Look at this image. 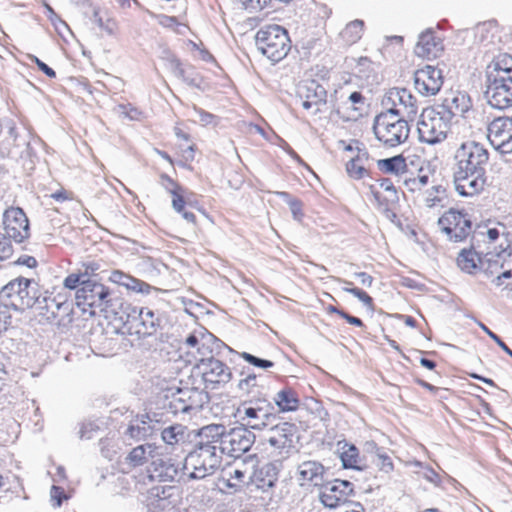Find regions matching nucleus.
I'll return each instance as SVG.
<instances>
[{"label": "nucleus", "mask_w": 512, "mask_h": 512, "mask_svg": "<svg viewBox=\"0 0 512 512\" xmlns=\"http://www.w3.org/2000/svg\"><path fill=\"white\" fill-rule=\"evenodd\" d=\"M214 428L202 427L198 432L199 440L195 449L184 459L183 469L187 480H200L212 475L220 466L222 457L214 441Z\"/></svg>", "instance_id": "nucleus-1"}, {"label": "nucleus", "mask_w": 512, "mask_h": 512, "mask_svg": "<svg viewBox=\"0 0 512 512\" xmlns=\"http://www.w3.org/2000/svg\"><path fill=\"white\" fill-rule=\"evenodd\" d=\"M40 297L38 283L34 279L17 277L0 289V301L5 307L23 311L32 308Z\"/></svg>", "instance_id": "nucleus-2"}, {"label": "nucleus", "mask_w": 512, "mask_h": 512, "mask_svg": "<svg viewBox=\"0 0 512 512\" xmlns=\"http://www.w3.org/2000/svg\"><path fill=\"white\" fill-rule=\"evenodd\" d=\"M451 127L449 113L437 107L424 108L417 122L419 140L429 145L443 142Z\"/></svg>", "instance_id": "nucleus-3"}, {"label": "nucleus", "mask_w": 512, "mask_h": 512, "mask_svg": "<svg viewBox=\"0 0 512 512\" xmlns=\"http://www.w3.org/2000/svg\"><path fill=\"white\" fill-rule=\"evenodd\" d=\"M206 427L217 430L213 432V441L220 455L227 454L231 457H239L247 452L255 441V435L245 427L233 428L225 431L223 425H207Z\"/></svg>", "instance_id": "nucleus-4"}, {"label": "nucleus", "mask_w": 512, "mask_h": 512, "mask_svg": "<svg viewBox=\"0 0 512 512\" xmlns=\"http://www.w3.org/2000/svg\"><path fill=\"white\" fill-rule=\"evenodd\" d=\"M373 132L383 145L396 147L408 139L410 127L406 119L396 116L394 112L386 111L375 117Z\"/></svg>", "instance_id": "nucleus-5"}, {"label": "nucleus", "mask_w": 512, "mask_h": 512, "mask_svg": "<svg viewBox=\"0 0 512 512\" xmlns=\"http://www.w3.org/2000/svg\"><path fill=\"white\" fill-rule=\"evenodd\" d=\"M257 49L273 62L282 60L288 54L291 45L288 32L279 25H269L256 33Z\"/></svg>", "instance_id": "nucleus-6"}, {"label": "nucleus", "mask_w": 512, "mask_h": 512, "mask_svg": "<svg viewBox=\"0 0 512 512\" xmlns=\"http://www.w3.org/2000/svg\"><path fill=\"white\" fill-rule=\"evenodd\" d=\"M274 406L264 397H253L241 403L237 409V415L243 425L254 429L263 430L274 419Z\"/></svg>", "instance_id": "nucleus-7"}, {"label": "nucleus", "mask_w": 512, "mask_h": 512, "mask_svg": "<svg viewBox=\"0 0 512 512\" xmlns=\"http://www.w3.org/2000/svg\"><path fill=\"white\" fill-rule=\"evenodd\" d=\"M454 158L456 161L455 170L486 174L489 152L482 144L475 141L462 143L456 150Z\"/></svg>", "instance_id": "nucleus-8"}, {"label": "nucleus", "mask_w": 512, "mask_h": 512, "mask_svg": "<svg viewBox=\"0 0 512 512\" xmlns=\"http://www.w3.org/2000/svg\"><path fill=\"white\" fill-rule=\"evenodd\" d=\"M0 152L11 159L32 163L34 151L31 147V134L26 130L19 131L11 124L0 144Z\"/></svg>", "instance_id": "nucleus-9"}, {"label": "nucleus", "mask_w": 512, "mask_h": 512, "mask_svg": "<svg viewBox=\"0 0 512 512\" xmlns=\"http://www.w3.org/2000/svg\"><path fill=\"white\" fill-rule=\"evenodd\" d=\"M76 299L89 307L107 311L114 306L113 298L107 287L95 280H82V286L76 291Z\"/></svg>", "instance_id": "nucleus-10"}, {"label": "nucleus", "mask_w": 512, "mask_h": 512, "mask_svg": "<svg viewBox=\"0 0 512 512\" xmlns=\"http://www.w3.org/2000/svg\"><path fill=\"white\" fill-rule=\"evenodd\" d=\"M485 97L493 108L504 110L512 107V76H488Z\"/></svg>", "instance_id": "nucleus-11"}, {"label": "nucleus", "mask_w": 512, "mask_h": 512, "mask_svg": "<svg viewBox=\"0 0 512 512\" xmlns=\"http://www.w3.org/2000/svg\"><path fill=\"white\" fill-rule=\"evenodd\" d=\"M438 225L448 238L454 242H462L472 230V223L468 215L455 209L445 212L439 218Z\"/></svg>", "instance_id": "nucleus-12"}, {"label": "nucleus", "mask_w": 512, "mask_h": 512, "mask_svg": "<svg viewBox=\"0 0 512 512\" xmlns=\"http://www.w3.org/2000/svg\"><path fill=\"white\" fill-rule=\"evenodd\" d=\"M126 310L131 311L127 315V320L124 325L127 326V331L132 334V329L135 328V333L139 336H150L157 331L160 326V319L149 308L131 307L126 306Z\"/></svg>", "instance_id": "nucleus-13"}, {"label": "nucleus", "mask_w": 512, "mask_h": 512, "mask_svg": "<svg viewBox=\"0 0 512 512\" xmlns=\"http://www.w3.org/2000/svg\"><path fill=\"white\" fill-rule=\"evenodd\" d=\"M487 138L501 153L512 152V118L502 116L493 119L487 126Z\"/></svg>", "instance_id": "nucleus-14"}, {"label": "nucleus", "mask_w": 512, "mask_h": 512, "mask_svg": "<svg viewBox=\"0 0 512 512\" xmlns=\"http://www.w3.org/2000/svg\"><path fill=\"white\" fill-rule=\"evenodd\" d=\"M5 235L16 243H22L30 236L29 220L19 207H10L3 214Z\"/></svg>", "instance_id": "nucleus-15"}, {"label": "nucleus", "mask_w": 512, "mask_h": 512, "mask_svg": "<svg viewBox=\"0 0 512 512\" xmlns=\"http://www.w3.org/2000/svg\"><path fill=\"white\" fill-rule=\"evenodd\" d=\"M201 371L206 388L216 389L218 385L228 383L232 378L231 369L222 361L213 357L200 360Z\"/></svg>", "instance_id": "nucleus-16"}, {"label": "nucleus", "mask_w": 512, "mask_h": 512, "mask_svg": "<svg viewBox=\"0 0 512 512\" xmlns=\"http://www.w3.org/2000/svg\"><path fill=\"white\" fill-rule=\"evenodd\" d=\"M297 427L293 423L282 422L271 427L264 436L270 448L278 454H287L293 447Z\"/></svg>", "instance_id": "nucleus-17"}, {"label": "nucleus", "mask_w": 512, "mask_h": 512, "mask_svg": "<svg viewBox=\"0 0 512 512\" xmlns=\"http://www.w3.org/2000/svg\"><path fill=\"white\" fill-rule=\"evenodd\" d=\"M352 483L347 480L325 481L320 487L319 498L327 508L338 509L348 503L347 497L352 493Z\"/></svg>", "instance_id": "nucleus-18"}, {"label": "nucleus", "mask_w": 512, "mask_h": 512, "mask_svg": "<svg viewBox=\"0 0 512 512\" xmlns=\"http://www.w3.org/2000/svg\"><path fill=\"white\" fill-rule=\"evenodd\" d=\"M147 472L152 481L179 482L187 480V472H184L183 464L180 466V463L176 464L171 459L156 458L151 462Z\"/></svg>", "instance_id": "nucleus-19"}, {"label": "nucleus", "mask_w": 512, "mask_h": 512, "mask_svg": "<svg viewBox=\"0 0 512 512\" xmlns=\"http://www.w3.org/2000/svg\"><path fill=\"white\" fill-rule=\"evenodd\" d=\"M388 99L394 105L389 112H394L396 116L413 121L418 113L416 98L406 88H394L389 92Z\"/></svg>", "instance_id": "nucleus-20"}, {"label": "nucleus", "mask_w": 512, "mask_h": 512, "mask_svg": "<svg viewBox=\"0 0 512 512\" xmlns=\"http://www.w3.org/2000/svg\"><path fill=\"white\" fill-rule=\"evenodd\" d=\"M442 85L443 74L437 67L426 65L414 74V87L423 96L437 94Z\"/></svg>", "instance_id": "nucleus-21"}, {"label": "nucleus", "mask_w": 512, "mask_h": 512, "mask_svg": "<svg viewBox=\"0 0 512 512\" xmlns=\"http://www.w3.org/2000/svg\"><path fill=\"white\" fill-rule=\"evenodd\" d=\"M453 183L460 196L471 197L483 190L486 174L453 169Z\"/></svg>", "instance_id": "nucleus-22"}, {"label": "nucleus", "mask_w": 512, "mask_h": 512, "mask_svg": "<svg viewBox=\"0 0 512 512\" xmlns=\"http://www.w3.org/2000/svg\"><path fill=\"white\" fill-rule=\"evenodd\" d=\"M295 479L302 488H320L326 481V469L316 460L303 461L297 466Z\"/></svg>", "instance_id": "nucleus-23"}, {"label": "nucleus", "mask_w": 512, "mask_h": 512, "mask_svg": "<svg viewBox=\"0 0 512 512\" xmlns=\"http://www.w3.org/2000/svg\"><path fill=\"white\" fill-rule=\"evenodd\" d=\"M162 429V418L156 414H144L133 420L126 434L135 440H145L154 436Z\"/></svg>", "instance_id": "nucleus-24"}, {"label": "nucleus", "mask_w": 512, "mask_h": 512, "mask_svg": "<svg viewBox=\"0 0 512 512\" xmlns=\"http://www.w3.org/2000/svg\"><path fill=\"white\" fill-rule=\"evenodd\" d=\"M298 95L302 100V107L311 110L312 114L320 111V106L326 103L327 91L315 80H306L298 87Z\"/></svg>", "instance_id": "nucleus-25"}, {"label": "nucleus", "mask_w": 512, "mask_h": 512, "mask_svg": "<svg viewBox=\"0 0 512 512\" xmlns=\"http://www.w3.org/2000/svg\"><path fill=\"white\" fill-rule=\"evenodd\" d=\"M443 49L442 39L432 29H427L419 35L414 52L418 57L431 59L438 57Z\"/></svg>", "instance_id": "nucleus-26"}, {"label": "nucleus", "mask_w": 512, "mask_h": 512, "mask_svg": "<svg viewBox=\"0 0 512 512\" xmlns=\"http://www.w3.org/2000/svg\"><path fill=\"white\" fill-rule=\"evenodd\" d=\"M35 307L39 310L40 315H42L47 321L52 322L59 317L61 310L66 313L68 305L61 296L56 297L45 292L44 295L40 293V297H38Z\"/></svg>", "instance_id": "nucleus-27"}, {"label": "nucleus", "mask_w": 512, "mask_h": 512, "mask_svg": "<svg viewBox=\"0 0 512 512\" xmlns=\"http://www.w3.org/2000/svg\"><path fill=\"white\" fill-rule=\"evenodd\" d=\"M278 479V469L273 463H265L249 475V480L258 489L266 491L272 488Z\"/></svg>", "instance_id": "nucleus-28"}, {"label": "nucleus", "mask_w": 512, "mask_h": 512, "mask_svg": "<svg viewBox=\"0 0 512 512\" xmlns=\"http://www.w3.org/2000/svg\"><path fill=\"white\" fill-rule=\"evenodd\" d=\"M496 265H500L502 271L492 279V283L498 287L508 288L512 285V247L496 253Z\"/></svg>", "instance_id": "nucleus-29"}, {"label": "nucleus", "mask_w": 512, "mask_h": 512, "mask_svg": "<svg viewBox=\"0 0 512 512\" xmlns=\"http://www.w3.org/2000/svg\"><path fill=\"white\" fill-rule=\"evenodd\" d=\"M471 107L470 97L463 92H451L443 101V104L438 109H445L449 113L450 120L454 115H462L467 112Z\"/></svg>", "instance_id": "nucleus-30"}, {"label": "nucleus", "mask_w": 512, "mask_h": 512, "mask_svg": "<svg viewBox=\"0 0 512 512\" xmlns=\"http://www.w3.org/2000/svg\"><path fill=\"white\" fill-rule=\"evenodd\" d=\"M162 420V429L159 430L161 438L167 446H182L189 441L190 432L188 428L182 424H173L167 427Z\"/></svg>", "instance_id": "nucleus-31"}, {"label": "nucleus", "mask_w": 512, "mask_h": 512, "mask_svg": "<svg viewBox=\"0 0 512 512\" xmlns=\"http://www.w3.org/2000/svg\"><path fill=\"white\" fill-rule=\"evenodd\" d=\"M158 454V447L155 444L146 443L134 447L125 460L130 466L137 467L144 465L149 459L155 460Z\"/></svg>", "instance_id": "nucleus-32"}, {"label": "nucleus", "mask_w": 512, "mask_h": 512, "mask_svg": "<svg viewBox=\"0 0 512 512\" xmlns=\"http://www.w3.org/2000/svg\"><path fill=\"white\" fill-rule=\"evenodd\" d=\"M484 263L480 254L473 248L462 249L457 257V266L467 274H474L483 267Z\"/></svg>", "instance_id": "nucleus-33"}, {"label": "nucleus", "mask_w": 512, "mask_h": 512, "mask_svg": "<svg viewBox=\"0 0 512 512\" xmlns=\"http://www.w3.org/2000/svg\"><path fill=\"white\" fill-rule=\"evenodd\" d=\"M340 446V459L342 465L345 469H354V470H362L365 465L362 462V459L359 456V451L357 447L353 444H348L344 442L341 445V442L338 443Z\"/></svg>", "instance_id": "nucleus-34"}, {"label": "nucleus", "mask_w": 512, "mask_h": 512, "mask_svg": "<svg viewBox=\"0 0 512 512\" xmlns=\"http://www.w3.org/2000/svg\"><path fill=\"white\" fill-rule=\"evenodd\" d=\"M110 280L118 285L124 286L128 290L143 294H148L152 289V287L146 282L136 279L121 271H114L110 276Z\"/></svg>", "instance_id": "nucleus-35"}, {"label": "nucleus", "mask_w": 512, "mask_h": 512, "mask_svg": "<svg viewBox=\"0 0 512 512\" xmlns=\"http://www.w3.org/2000/svg\"><path fill=\"white\" fill-rule=\"evenodd\" d=\"M499 77L512 76V56L507 53H500L487 66L486 76Z\"/></svg>", "instance_id": "nucleus-36"}, {"label": "nucleus", "mask_w": 512, "mask_h": 512, "mask_svg": "<svg viewBox=\"0 0 512 512\" xmlns=\"http://www.w3.org/2000/svg\"><path fill=\"white\" fill-rule=\"evenodd\" d=\"M244 466L245 463L242 462L241 466L237 465L224 470L223 481H225L227 487L237 489L249 480L251 472Z\"/></svg>", "instance_id": "nucleus-37"}, {"label": "nucleus", "mask_w": 512, "mask_h": 512, "mask_svg": "<svg viewBox=\"0 0 512 512\" xmlns=\"http://www.w3.org/2000/svg\"><path fill=\"white\" fill-rule=\"evenodd\" d=\"M280 412L296 411L299 407V398L295 391L285 388L277 392L273 398Z\"/></svg>", "instance_id": "nucleus-38"}, {"label": "nucleus", "mask_w": 512, "mask_h": 512, "mask_svg": "<svg viewBox=\"0 0 512 512\" xmlns=\"http://www.w3.org/2000/svg\"><path fill=\"white\" fill-rule=\"evenodd\" d=\"M447 198L446 187L441 183L436 182L426 191L424 203L427 208L443 207Z\"/></svg>", "instance_id": "nucleus-39"}, {"label": "nucleus", "mask_w": 512, "mask_h": 512, "mask_svg": "<svg viewBox=\"0 0 512 512\" xmlns=\"http://www.w3.org/2000/svg\"><path fill=\"white\" fill-rule=\"evenodd\" d=\"M174 395L177 399H180L191 407L194 410V413L201 409L205 397V395L196 388L178 389Z\"/></svg>", "instance_id": "nucleus-40"}, {"label": "nucleus", "mask_w": 512, "mask_h": 512, "mask_svg": "<svg viewBox=\"0 0 512 512\" xmlns=\"http://www.w3.org/2000/svg\"><path fill=\"white\" fill-rule=\"evenodd\" d=\"M89 6L92 8V16L90 18L91 21L108 35H114L117 31L116 21L111 17L104 18L98 6H93L92 4H89Z\"/></svg>", "instance_id": "nucleus-41"}, {"label": "nucleus", "mask_w": 512, "mask_h": 512, "mask_svg": "<svg viewBox=\"0 0 512 512\" xmlns=\"http://www.w3.org/2000/svg\"><path fill=\"white\" fill-rule=\"evenodd\" d=\"M377 166L382 172L395 175L404 172L406 169V163L402 156L380 159L377 161Z\"/></svg>", "instance_id": "nucleus-42"}, {"label": "nucleus", "mask_w": 512, "mask_h": 512, "mask_svg": "<svg viewBox=\"0 0 512 512\" xmlns=\"http://www.w3.org/2000/svg\"><path fill=\"white\" fill-rule=\"evenodd\" d=\"M364 22L362 20H354L346 25L341 32L342 38L349 44L357 42L363 32Z\"/></svg>", "instance_id": "nucleus-43"}, {"label": "nucleus", "mask_w": 512, "mask_h": 512, "mask_svg": "<svg viewBox=\"0 0 512 512\" xmlns=\"http://www.w3.org/2000/svg\"><path fill=\"white\" fill-rule=\"evenodd\" d=\"M206 337L201 334L198 336L196 333H192L188 335L183 344L188 349V353H191V350H195L198 354L204 356L209 351V348L205 342Z\"/></svg>", "instance_id": "nucleus-44"}, {"label": "nucleus", "mask_w": 512, "mask_h": 512, "mask_svg": "<svg viewBox=\"0 0 512 512\" xmlns=\"http://www.w3.org/2000/svg\"><path fill=\"white\" fill-rule=\"evenodd\" d=\"M435 173L436 167L430 162H426L419 168L418 174L415 176V178L417 179L420 187L423 188L428 184L434 185L437 182Z\"/></svg>", "instance_id": "nucleus-45"}, {"label": "nucleus", "mask_w": 512, "mask_h": 512, "mask_svg": "<svg viewBox=\"0 0 512 512\" xmlns=\"http://www.w3.org/2000/svg\"><path fill=\"white\" fill-rule=\"evenodd\" d=\"M373 463L384 473H390L394 468L391 457L379 448H376Z\"/></svg>", "instance_id": "nucleus-46"}, {"label": "nucleus", "mask_w": 512, "mask_h": 512, "mask_svg": "<svg viewBox=\"0 0 512 512\" xmlns=\"http://www.w3.org/2000/svg\"><path fill=\"white\" fill-rule=\"evenodd\" d=\"M257 387V376L254 373L247 374L238 382V389L247 395L252 394Z\"/></svg>", "instance_id": "nucleus-47"}, {"label": "nucleus", "mask_w": 512, "mask_h": 512, "mask_svg": "<svg viewBox=\"0 0 512 512\" xmlns=\"http://www.w3.org/2000/svg\"><path fill=\"white\" fill-rule=\"evenodd\" d=\"M282 198L287 200L290 211L293 215V218L297 221H300L303 213H302V203L297 199H291L290 195L287 192H279L278 193Z\"/></svg>", "instance_id": "nucleus-48"}, {"label": "nucleus", "mask_w": 512, "mask_h": 512, "mask_svg": "<svg viewBox=\"0 0 512 512\" xmlns=\"http://www.w3.org/2000/svg\"><path fill=\"white\" fill-rule=\"evenodd\" d=\"M346 171L351 178L361 179L367 173L365 167L358 163L355 158H352L346 164Z\"/></svg>", "instance_id": "nucleus-49"}, {"label": "nucleus", "mask_w": 512, "mask_h": 512, "mask_svg": "<svg viewBox=\"0 0 512 512\" xmlns=\"http://www.w3.org/2000/svg\"><path fill=\"white\" fill-rule=\"evenodd\" d=\"M241 358H243L245 361H247L249 364L262 368V369H269L274 366V362L266 359L258 358L250 353L242 352L240 354Z\"/></svg>", "instance_id": "nucleus-50"}, {"label": "nucleus", "mask_w": 512, "mask_h": 512, "mask_svg": "<svg viewBox=\"0 0 512 512\" xmlns=\"http://www.w3.org/2000/svg\"><path fill=\"white\" fill-rule=\"evenodd\" d=\"M169 68L177 78L182 79L183 81L189 84H192V80H190L185 75V70L183 69L179 59L172 56L171 59L169 60Z\"/></svg>", "instance_id": "nucleus-51"}, {"label": "nucleus", "mask_w": 512, "mask_h": 512, "mask_svg": "<svg viewBox=\"0 0 512 512\" xmlns=\"http://www.w3.org/2000/svg\"><path fill=\"white\" fill-rule=\"evenodd\" d=\"M169 409L175 415L179 413L190 414L194 412V410L191 407H189L180 399H177V397L174 394L172 395V399L169 403Z\"/></svg>", "instance_id": "nucleus-52"}, {"label": "nucleus", "mask_w": 512, "mask_h": 512, "mask_svg": "<svg viewBox=\"0 0 512 512\" xmlns=\"http://www.w3.org/2000/svg\"><path fill=\"white\" fill-rule=\"evenodd\" d=\"M13 254V248L10 242V238H8L5 234L0 233V260L8 259Z\"/></svg>", "instance_id": "nucleus-53"}, {"label": "nucleus", "mask_w": 512, "mask_h": 512, "mask_svg": "<svg viewBox=\"0 0 512 512\" xmlns=\"http://www.w3.org/2000/svg\"><path fill=\"white\" fill-rule=\"evenodd\" d=\"M343 290L359 299L366 307H372L373 299L365 291L359 288H343Z\"/></svg>", "instance_id": "nucleus-54"}, {"label": "nucleus", "mask_w": 512, "mask_h": 512, "mask_svg": "<svg viewBox=\"0 0 512 512\" xmlns=\"http://www.w3.org/2000/svg\"><path fill=\"white\" fill-rule=\"evenodd\" d=\"M243 7L250 13L263 10L267 6V0H239Z\"/></svg>", "instance_id": "nucleus-55"}, {"label": "nucleus", "mask_w": 512, "mask_h": 512, "mask_svg": "<svg viewBox=\"0 0 512 512\" xmlns=\"http://www.w3.org/2000/svg\"><path fill=\"white\" fill-rule=\"evenodd\" d=\"M480 328L492 339L494 340L497 345L506 352L510 357H512V350L502 341V339L496 335L494 332H492L487 326L480 323Z\"/></svg>", "instance_id": "nucleus-56"}, {"label": "nucleus", "mask_w": 512, "mask_h": 512, "mask_svg": "<svg viewBox=\"0 0 512 512\" xmlns=\"http://www.w3.org/2000/svg\"><path fill=\"white\" fill-rule=\"evenodd\" d=\"M82 273L70 274L64 279V286L68 289H76L78 286H82V280H87Z\"/></svg>", "instance_id": "nucleus-57"}, {"label": "nucleus", "mask_w": 512, "mask_h": 512, "mask_svg": "<svg viewBox=\"0 0 512 512\" xmlns=\"http://www.w3.org/2000/svg\"><path fill=\"white\" fill-rule=\"evenodd\" d=\"M501 271L502 269H500V265H496V254L489 255L487 258V267L484 268L485 275L488 277L495 275L496 277Z\"/></svg>", "instance_id": "nucleus-58"}, {"label": "nucleus", "mask_w": 512, "mask_h": 512, "mask_svg": "<svg viewBox=\"0 0 512 512\" xmlns=\"http://www.w3.org/2000/svg\"><path fill=\"white\" fill-rule=\"evenodd\" d=\"M184 206V189L182 188V190L172 194V207L176 212L181 213L184 210Z\"/></svg>", "instance_id": "nucleus-59"}, {"label": "nucleus", "mask_w": 512, "mask_h": 512, "mask_svg": "<svg viewBox=\"0 0 512 512\" xmlns=\"http://www.w3.org/2000/svg\"><path fill=\"white\" fill-rule=\"evenodd\" d=\"M161 185L171 195L177 192L178 190H182L181 186H179L173 179H171L169 176L165 174L161 175Z\"/></svg>", "instance_id": "nucleus-60"}, {"label": "nucleus", "mask_w": 512, "mask_h": 512, "mask_svg": "<svg viewBox=\"0 0 512 512\" xmlns=\"http://www.w3.org/2000/svg\"><path fill=\"white\" fill-rule=\"evenodd\" d=\"M193 110L195 117H197L198 121L204 126L211 124L215 118L213 114L206 112L201 108L194 107Z\"/></svg>", "instance_id": "nucleus-61"}, {"label": "nucleus", "mask_w": 512, "mask_h": 512, "mask_svg": "<svg viewBox=\"0 0 512 512\" xmlns=\"http://www.w3.org/2000/svg\"><path fill=\"white\" fill-rule=\"evenodd\" d=\"M353 158H355V160L360 163L363 167H365V169L367 170V168L370 166V162H371V158H370V155L368 153V151L366 149H362V148H359L357 147V155L354 156Z\"/></svg>", "instance_id": "nucleus-62"}, {"label": "nucleus", "mask_w": 512, "mask_h": 512, "mask_svg": "<svg viewBox=\"0 0 512 512\" xmlns=\"http://www.w3.org/2000/svg\"><path fill=\"white\" fill-rule=\"evenodd\" d=\"M97 430H98V427L94 423H92V422L84 423L79 431L80 438L92 439L94 437L93 433L96 432Z\"/></svg>", "instance_id": "nucleus-63"}, {"label": "nucleus", "mask_w": 512, "mask_h": 512, "mask_svg": "<svg viewBox=\"0 0 512 512\" xmlns=\"http://www.w3.org/2000/svg\"><path fill=\"white\" fill-rule=\"evenodd\" d=\"M364 508L363 506L356 502H348L344 505H341L338 509H337V512H364Z\"/></svg>", "instance_id": "nucleus-64"}]
</instances>
